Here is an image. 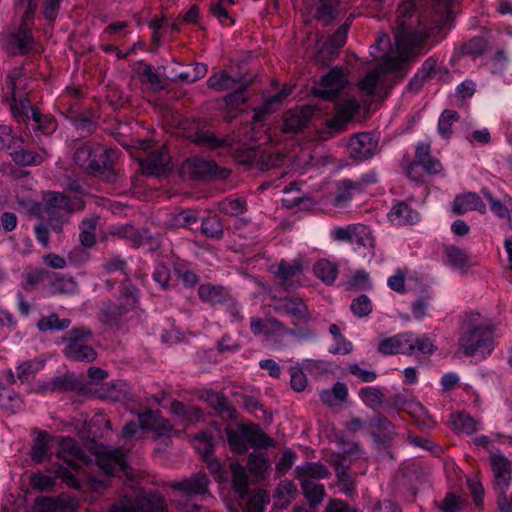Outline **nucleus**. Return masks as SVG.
I'll return each instance as SVG.
<instances>
[{
  "label": "nucleus",
  "instance_id": "nucleus-17",
  "mask_svg": "<svg viewBox=\"0 0 512 512\" xmlns=\"http://www.w3.org/2000/svg\"><path fill=\"white\" fill-rule=\"evenodd\" d=\"M378 148V140L370 133H358L349 140L347 149L351 158L363 161L372 157Z\"/></svg>",
  "mask_w": 512,
  "mask_h": 512
},
{
  "label": "nucleus",
  "instance_id": "nucleus-60",
  "mask_svg": "<svg viewBox=\"0 0 512 512\" xmlns=\"http://www.w3.org/2000/svg\"><path fill=\"white\" fill-rule=\"evenodd\" d=\"M198 296L202 301L213 305L222 303L225 300L222 288L211 284L201 285L198 289Z\"/></svg>",
  "mask_w": 512,
  "mask_h": 512
},
{
  "label": "nucleus",
  "instance_id": "nucleus-9",
  "mask_svg": "<svg viewBox=\"0 0 512 512\" xmlns=\"http://www.w3.org/2000/svg\"><path fill=\"white\" fill-rule=\"evenodd\" d=\"M164 497L157 492H141L135 497L119 498L107 512H166Z\"/></svg>",
  "mask_w": 512,
  "mask_h": 512
},
{
  "label": "nucleus",
  "instance_id": "nucleus-54",
  "mask_svg": "<svg viewBox=\"0 0 512 512\" xmlns=\"http://www.w3.org/2000/svg\"><path fill=\"white\" fill-rule=\"evenodd\" d=\"M300 484L303 494L311 506H317L322 502L325 496V488L322 484L316 482H304Z\"/></svg>",
  "mask_w": 512,
  "mask_h": 512
},
{
  "label": "nucleus",
  "instance_id": "nucleus-29",
  "mask_svg": "<svg viewBox=\"0 0 512 512\" xmlns=\"http://www.w3.org/2000/svg\"><path fill=\"white\" fill-rule=\"evenodd\" d=\"M36 109L23 93L12 94L11 113L18 124H24L29 129L28 120L32 117V110Z\"/></svg>",
  "mask_w": 512,
  "mask_h": 512
},
{
  "label": "nucleus",
  "instance_id": "nucleus-19",
  "mask_svg": "<svg viewBox=\"0 0 512 512\" xmlns=\"http://www.w3.org/2000/svg\"><path fill=\"white\" fill-rule=\"evenodd\" d=\"M413 341L412 333H402L381 340L378 352L382 355L411 354Z\"/></svg>",
  "mask_w": 512,
  "mask_h": 512
},
{
  "label": "nucleus",
  "instance_id": "nucleus-41",
  "mask_svg": "<svg viewBox=\"0 0 512 512\" xmlns=\"http://www.w3.org/2000/svg\"><path fill=\"white\" fill-rule=\"evenodd\" d=\"M247 443L253 448H267L273 446V440L267 436L259 425L244 424Z\"/></svg>",
  "mask_w": 512,
  "mask_h": 512
},
{
  "label": "nucleus",
  "instance_id": "nucleus-49",
  "mask_svg": "<svg viewBox=\"0 0 512 512\" xmlns=\"http://www.w3.org/2000/svg\"><path fill=\"white\" fill-rule=\"evenodd\" d=\"M23 143L24 139L16 136L11 126L0 124V150L11 152L15 148H20Z\"/></svg>",
  "mask_w": 512,
  "mask_h": 512
},
{
  "label": "nucleus",
  "instance_id": "nucleus-12",
  "mask_svg": "<svg viewBox=\"0 0 512 512\" xmlns=\"http://www.w3.org/2000/svg\"><path fill=\"white\" fill-rule=\"evenodd\" d=\"M348 84V74L341 67H334L320 78L319 85L313 87L314 96L332 101Z\"/></svg>",
  "mask_w": 512,
  "mask_h": 512
},
{
  "label": "nucleus",
  "instance_id": "nucleus-11",
  "mask_svg": "<svg viewBox=\"0 0 512 512\" xmlns=\"http://www.w3.org/2000/svg\"><path fill=\"white\" fill-rule=\"evenodd\" d=\"M305 7L310 17L323 27L332 25L346 12L342 0H305Z\"/></svg>",
  "mask_w": 512,
  "mask_h": 512
},
{
  "label": "nucleus",
  "instance_id": "nucleus-50",
  "mask_svg": "<svg viewBox=\"0 0 512 512\" xmlns=\"http://www.w3.org/2000/svg\"><path fill=\"white\" fill-rule=\"evenodd\" d=\"M360 186L351 180L344 179L337 184V191L333 204L335 206H344L352 198L353 191H359Z\"/></svg>",
  "mask_w": 512,
  "mask_h": 512
},
{
  "label": "nucleus",
  "instance_id": "nucleus-30",
  "mask_svg": "<svg viewBox=\"0 0 512 512\" xmlns=\"http://www.w3.org/2000/svg\"><path fill=\"white\" fill-rule=\"evenodd\" d=\"M389 220L396 225H413L420 219L419 213L406 202H398L388 213Z\"/></svg>",
  "mask_w": 512,
  "mask_h": 512
},
{
  "label": "nucleus",
  "instance_id": "nucleus-35",
  "mask_svg": "<svg viewBox=\"0 0 512 512\" xmlns=\"http://www.w3.org/2000/svg\"><path fill=\"white\" fill-rule=\"evenodd\" d=\"M132 309L123 303L106 302L100 310V319L104 324L115 325Z\"/></svg>",
  "mask_w": 512,
  "mask_h": 512
},
{
  "label": "nucleus",
  "instance_id": "nucleus-24",
  "mask_svg": "<svg viewBox=\"0 0 512 512\" xmlns=\"http://www.w3.org/2000/svg\"><path fill=\"white\" fill-rule=\"evenodd\" d=\"M99 465L107 475L126 472L127 463L124 451L121 448H115L104 452L99 458Z\"/></svg>",
  "mask_w": 512,
  "mask_h": 512
},
{
  "label": "nucleus",
  "instance_id": "nucleus-61",
  "mask_svg": "<svg viewBox=\"0 0 512 512\" xmlns=\"http://www.w3.org/2000/svg\"><path fill=\"white\" fill-rule=\"evenodd\" d=\"M26 82L27 79L23 67H15L8 74L7 88L10 90L11 94L23 93Z\"/></svg>",
  "mask_w": 512,
  "mask_h": 512
},
{
  "label": "nucleus",
  "instance_id": "nucleus-16",
  "mask_svg": "<svg viewBox=\"0 0 512 512\" xmlns=\"http://www.w3.org/2000/svg\"><path fill=\"white\" fill-rule=\"evenodd\" d=\"M210 480L208 476L199 471L192 474L190 477L184 478L179 481H173L170 487L184 496L194 497L210 495L209 491Z\"/></svg>",
  "mask_w": 512,
  "mask_h": 512
},
{
  "label": "nucleus",
  "instance_id": "nucleus-25",
  "mask_svg": "<svg viewBox=\"0 0 512 512\" xmlns=\"http://www.w3.org/2000/svg\"><path fill=\"white\" fill-rule=\"evenodd\" d=\"M355 234L351 244L354 249L363 258H372L374 256L375 240L372 236L371 230L365 225H355Z\"/></svg>",
  "mask_w": 512,
  "mask_h": 512
},
{
  "label": "nucleus",
  "instance_id": "nucleus-37",
  "mask_svg": "<svg viewBox=\"0 0 512 512\" xmlns=\"http://www.w3.org/2000/svg\"><path fill=\"white\" fill-rule=\"evenodd\" d=\"M302 271L303 267L299 262L289 263L282 261L275 272V276L280 284L283 285L285 289H288L292 286L294 278L298 277Z\"/></svg>",
  "mask_w": 512,
  "mask_h": 512
},
{
  "label": "nucleus",
  "instance_id": "nucleus-38",
  "mask_svg": "<svg viewBox=\"0 0 512 512\" xmlns=\"http://www.w3.org/2000/svg\"><path fill=\"white\" fill-rule=\"evenodd\" d=\"M297 494L296 485L290 480L281 481L274 493L275 505L281 509L287 508Z\"/></svg>",
  "mask_w": 512,
  "mask_h": 512
},
{
  "label": "nucleus",
  "instance_id": "nucleus-62",
  "mask_svg": "<svg viewBox=\"0 0 512 512\" xmlns=\"http://www.w3.org/2000/svg\"><path fill=\"white\" fill-rule=\"evenodd\" d=\"M230 468L233 487L241 496H243L248 491V478L245 468L238 463L231 464Z\"/></svg>",
  "mask_w": 512,
  "mask_h": 512
},
{
  "label": "nucleus",
  "instance_id": "nucleus-42",
  "mask_svg": "<svg viewBox=\"0 0 512 512\" xmlns=\"http://www.w3.org/2000/svg\"><path fill=\"white\" fill-rule=\"evenodd\" d=\"M70 325L71 320L69 318L60 319L56 313L42 316L36 323V327L40 332L64 331L68 329Z\"/></svg>",
  "mask_w": 512,
  "mask_h": 512
},
{
  "label": "nucleus",
  "instance_id": "nucleus-13",
  "mask_svg": "<svg viewBox=\"0 0 512 512\" xmlns=\"http://www.w3.org/2000/svg\"><path fill=\"white\" fill-rule=\"evenodd\" d=\"M183 168L192 179L199 181L226 179L231 174L229 169L219 167L214 161L200 158L188 159Z\"/></svg>",
  "mask_w": 512,
  "mask_h": 512
},
{
  "label": "nucleus",
  "instance_id": "nucleus-44",
  "mask_svg": "<svg viewBox=\"0 0 512 512\" xmlns=\"http://www.w3.org/2000/svg\"><path fill=\"white\" fill-rule=\"evenodd\" d=\"M12 160L20 166H37L40 165L44 158L39 153L24 149L20 146V148H15L11 152H9Z\"/></svg>",
  "mask_w": 512,
  "mask_h": 512
},
{
  "label": "nucleus",
  "instance_id": "nucleus-45",
  "mask_svg": "<svg viewBox=\"0 0 512 512\" xmlns=\"http://www.w3.org/2000/svg\"><path fill=\"white\" fill-rule=\"evenodd\" d=\"M78 387V382L71 375H62L53 378L51 381L45 383L41 389L44 392H64V391H74Z\"/></svg>",
  "mask_w": 512,
  "mask_h": 512
},
{
  "label": "nucleus",
  "instance_id": "nucleus-4",
  "mask_svg": "<svg viewBox=\"0 0 512 512\" xmlns=\"http://www.w3.org/2000/svg\"><path fill=\"white\" fill-rule=\"evenodd\" d=\"M57 457L63 461L64 465H60L56 471V478L61 479L67 486L80 489V481L72 473H80L85 466L91 462V458L79 446V444L72 438L61 437L59 440V450Z\"/></svg>",
  "mask_w": 512,
  "mask_h": 512
},
{
  "label": "nucleus",
  "instance_id": "nucleus-2",
  "mask_svg": "<svg viewBox=\"0 0 512 512\" xmlns=\"http://www.w3.org/2000/svg\"><path fill=\"white\" fill-rule=\"evenodd\" d=\"M497 324L479 311L465 312L462 316L459 351L466 357L485 360L495 349Z\"/></svg>",
  "mask_w": 512,
  "mask_h": 512
},
{
  "label": "nucleus",
  "instance_id": "nucleus-32",
  "mask_svg": "<svg viewBox=\"0 0 512 512\" xmlns=\"http://www.w3.org/2000/svg\"><path fill=\"white\" fill-rule=\"evenodd\" d=\"M77 501L75 498L60 494L56 498H46L41 502L42 512H75Z\"/></svg>",
  "mask_w": 512,
  "mask_h": 512
},
{
  "label": "nucleus",
  "instance_id": "nucleus-26",
  "mask_svg": "<svg viewBox=\"0 0 512 512\" xmlns=\"http://www.w3.org/2000/svg\"><path fill=\"white\" fill-rule=\"evenodd\" d=\"M455 214L462 215L469 211H478L486 213V205L479 195L474 192H467L455 197L452 205Z\"/></svg>",
  "mask_w": 512,
  "mask_h": 512
},
{
  "label": "nucleus",
  "instance_id": "nucleus-51",
  "mask_svg": "<svg viewBox=\"0 0 512 512\" xmlns=\"http://www.w3.org/2000/svg\"><path fill=\"white\" fill-rule=\"evenodd\" d=\"M227 439L234 452L244 454L248 451L244 424H241L236 430H227Z\"/></svg>",
  "mask_w": 512,
  "mask_h": 512
},
{
  "label": "nucleus",
  "instance_id": "nucleus-8",
  "mask_svg": "<svg viewBox=\"0 0 512 512\" xmlns=\"http://www.w3.org/2000/svg\"><path fill=\"white\" fill-rule=\"evenodd\" d=\"M93 335L92 330L87 326L74 327L61 337V341L66 343L63 354L67 359L77 362H93L97 358L95 349L85 341Z\"/></svg>",
  "mask_w": 512,
  "mask_h": 512
},
{
  "label": "nucleus",
  "instance_id": "nucleus-33",
  "mask_svg": "<svg viewBox=\"0 0 512 512\" xmlns=\"http://www.w3.org/2000/svg\"><path fill=\"white\" fill-rule=\"evenodd\" d=\"M275 161L276 157L273 155L253 149H247L238 156L239 163L252 165L256 162L259 169L263 171L270 169L275 164Z\"/></svg>",
  "mask_w": 512,
  "mask_h": 512
},
{
  "label": "nucleus",
  "instance_id": "nucleus-63",
  "mask_svg": "<svg viewBox=\"0 0 512 512\" xmlns=\"http://www.w3.org/2000/svg\"><path fill=\"white\" fill-rule=\"evenodd\" d=\"M459 120V114L454 110H444L438 121V132L444 138H449L453 131L452 125Z\"/></svg>",
  "mask_w": 512,
  "mask_h": 512
},
{
  "label": "nucleus",
  "instance_id": "nucleus-39",
  "mask_svg": "<svg viewBox=\"0 0 512 512\" xmlns=\"http://www.w3.org/2000/svg\"><path fill=\"white\" fill-rule=\"evenodd\" d=\"M350 27V23L345 22L339 26L337 30L330 36L328 43L326 44L325 50H321L317 55V60L322 57V54L327 51L330 58L335 55L341 47H343L347 40V34Z\"/></svg>",
  "mask_w": 512,
  "mask_h": 512
},
{
  "label": "nucleus",
  "instance_id": "nucleus-59",
  "mask_svg": "<svg viewBox=\"0 0 512 512\" xmlns=\"http://www.w3.org/2000/svg\"><path fill=\"white\" fill-rule=\"evenodd\" d=\"M201 231L206 237L213 239H221L224 234L221 220L215 215L202 220Z\"/></svg>",
  "mask_w": 512,
  "mask_h": 512
},
{
  "label": "nucleus",
  "instance_id": "nucleus-53",
  "mask_svg": "<svg viewBox=\"0 0 512 512\" xmlns=\"http://www.w3.org/2000/svg\"><path fill=\"white\" fill-rule=\"evenodd\" d=\"M315 275L326 284H332L337 276V267L328 260L317 261L313 267Z\"/></svg>",
  "mask_w": 512,
  "mask_h": 512
},
{
  "label": "nucleus",
  "instance_id": "nucleus-27",
  "mask_svg": "<svg viewBox=\"0 0 512 512\" xmlns=\"http://www.w3.org/2000/svg\"><path fill=\"white\" fill-rule=\"evenodd\" d=\"M194 142L197 145L210 149H229L231 151H237V148L234 147V138L231 136L219 137L209 131L195 133Z\"/></svg>",
  "mask_w": 512,
  "mask_h": 512
},
{
  "label": "nucleus",
  "instance_id": "nucleus-15",
  "mask_svg": "<svg viewBox=\"0 0 512 512\" xmlns=\"http://www.w3.org/2000/svg\"><path fill=\"white\" fill-rule=\"evenodd\" d=\"M139 426L143 430L153 431L155 439H162L165 445L170 443L174 429L170 422L163 418L159 412L147 411L139 414Z\"/></svg>",
  "mask_w": 512,
  "mask_h": 512
},
{
  "label": "nucleus",
  "instance_id": "nucleus-56",
  "mask_svg": "<svg viewBox=\"0 0 512 512\" xmlns=\"http://www.w3.org/2000/svg\"><path fill=\"white\" fill-rule=\"evenodd\" d=\"M197 439L205 443V450L203 452V460L205 461L210 473L217 478H221L224 472L222 464L218 459L214 458L211 452V445L208 443L206 435L197 436Z\"/></svg>",
  "mask_w": 512,
  "mask_h": 512
},
{
  "label": "nucleus",
  "instance_id": "nucleus-52",
  "mask_svg": "<svg viewBox=\"0 0 512 512\" xmlns=\"http://www.w3.org/2000/svg\"><path fill=\"white\" fill-rule=\"evenodd\" d=\"M486 47L487 43L483 37H473L459 46L458 53L460 56L476 58L484 53Z\"/></svg>",
  "mask_w": 512,
  "mask_h": 512
},
{
  "label": "nucleus",
  "instance_id": "nucleus-36",
  "mask_svg": "<svg viewBox=\"0 0 512 512\" xmlns=\"http://www.w3.org/2000/svg\"><path fill=\"white\" fill-rule=\"evenodd\" d=\"M52 437L46 431H40L33 440L31 447V458L37 463L43 462L48 458L51 449Z\"/></svg>",
  "mask_w": 512,
  "mask_h": 512
},
{
  "label": "nucleus",
  "instance_id": "nucleus-64",
  "mask_svg": "<svg viewBox=\"0 0 512 512\" xmlns=\"http://www.w3.org/2000/svg\"><path fill=\"white\" fill-rule=\"evenodd\" d=\"M444 254L448 263L454 267H463L468 261L467 251L455 245L445 246Z\"/></svg>",
  "mask_w": 512,
  "mask_h": 512
},
{
  "label": "nucleus",
  "instance_id": "nucleus-40",
  "mask_svg": "<svg viewBox=\"0 0 512 512\" xmlns=\"http://www.w3.org/2000/svg\"><path fill=\"white\" fill-rule=\"evenodd\" d=\"M201 398L214 410L226 413L231 416L234 413L233 406L229 403L226 397L220 393L212 390H205Z\"/></svg>",
  "mask_w": 512,
  "mask_h": 512
},
{
  "label": "nucleus",
  "instance_id": "nucleus-23",
  "mask_svg": "<svg viewBox=\"0 0 512 512\" xmlns=\"http://www.w3.org/2000/svg\"><path fill=\"white\" fill-rule=\"evenodd\" d=\"M430 143L421 142L416 147L415 157L416 162L412 163L407 168V174L411 177L413 170L417 165L423 166L425 171L431 174H436L441 171L442 165L438 159L432 158L430 154Z\"/></svg>",
  "mask_w": 512,
  "mask_h": 512
},
{
  "label": "nucleus",
  "instance_id": "nucleus-6",
  "mask_svg": "<svg viewBox=\"0 0 512 512\" xmlns=\"http://www.w3.org/2000/svg\"><path fill=\"white\" fill-rule=\"evenodd\" d=\"M38 6V0H15V7L23 9L20 27L9 36L8 50L11 54H27L34 46L32 35L34 15Z\"/></svg>",
  "mask_w": 512,
  "mask_h": 512
},
{
  "label": "nucleus",
  "instance_id": "nucleus-46",
  "mask_svg": "<svg viewBox=\"0 0 512 512\" xmlns=\"http://www.w3.org/2000/svg\"><path fill=\"white\" fill-rule=\"evenodd\" d=\"M348 397V388L342 382H336L332 389L323 390L320 393V399L329 406H335L338 402L346 401Z\"/></svg>",
  "mask_w": 512,
  "mask_h": 512
},
{
  "label": "nucleus",
  "instance_id": "nucleus-28",
  "mask_svg": "<svg viewBox=\"0 0 512 512\" xmlns=\"http://www.w3.org/2000/svg\"><path fill=\"white\" fill-rule=\"evenodd\" d=\"M194 142L197 145L210 149H229L231 151H237V148L234 147V138L231 136L219 137L209 131L195 133Z\"/></svg>",
  "mask_w": 512,
  "mask_h": 512
},
{
  "label": "nucleus",
  "instance_id": "nucleus-21",
  "mask_svg": "<svg viewBox=\"0 0 512 512\" xmlns=\"http://www.w3.org/2000/svg\"><path fill=\"white\" fill-rule=\"evenodd\" d=\"M314 112V108L309 105L290 110L284 116L283 131L286 133L301 131L310 122Z\"/></svg>",
  "mask_w": 512,
  "mask_h": 512
},
{
  "label": "nucleus",
  "instance_id": "nucleus-1",
  "mask_svg": "<svg viewBox=\"0 0 512 512\" xmlns=\"http://www.w3.org/2000/svg\"><path fill=\"white\" fill-rule=\"evenodd\" d=\"M399 31L395 35V43L399 57L386 56L382 67L369 72L360 82L359 88L369 96L374 95L382 69L389 72L400 68L402 62L425 53L424 43L432 33L420 19L413 2H405L398 8Z\"/></svg>",
  "mask_w": 512,
  "mask_h": 512
},
{
  "label": "nucleus",
  "instance_id": "nucleus-5",
  "mask_svg": "<svg viewBox=\"0 0 512 512\" xmlns=\"http://www.w3.org/2000/svg\"><path fill=\"white\" fill-rule=\"evenodd\" d=\"M44 207L39 213V220L44 221L53 232L62 231L72 212L81 211L84 202L80 197L69 198L60 192H50L44 197Z\"/></svg>",
  "mask_w": 512,
  "mask_h": 512
},
{
  "label": "nucleus",
  "instance_id": "nucleus-10",
  "mask_svg": "<svg viewBox=\"0 0 512 512\" xmlns=\"http://www.w3.org/2000/svg\"><path fill=\"white\" fill-rule=\"evenodd\" d=\"M210 89L217 92L230 91L225 96L228 105H239L244 102L243 93L248 83L242 77H233L227 71L213 73L207 80Z\"/></svg>",
  "mask_w": 512,
  "mask_h": 512
},
{
  "label": "nucleus",
  "instance_id": "nucleus-48",
  "mask_svg": "<svg viewBox=\"0 0 512 512\" xmlns=\"http://www.w3.org/2000/svg\"><path fill=\"white\" fill-rule=\"evenodd\" d=\"M147 229L135 228L132 225H124L118 227L114 232L115 235L126 239L132 246L140 247L144 245V238H146Z\"/></svg>",
  "mask_w": 512,
  "mask_h": 512
},
{
  "label": "nucleus",
  "instance_id": "nucleus-57",
  "mask_svg": "<svg viewBox=\"0 0 512 512\" xmlns=\"http://www.w3.org/2000/svg\"><path fill=\"white\" fill-rule=\"evenodd\" d=\"M247 203L244 198H225L219 202V211L230 216H238L246 211Z\"/></svg>",
  "mask_w": 512,
  "mask_h": 512
},
{
  "label": "nucleus",
  "instance_id": "nucleus-43",
  "mask_svg": "<svg viewBox=\"0 0 512 512\" xmlns=\"http://www.w3.org/2000/svg\"><path fill=\"white\" fill-rule=\"evenodd\" d=\"M31 119L34 122V125L32 126L33 132L50 135L57 129L56 120L51 115L42 114L38 108L32 110Z\"/></svg>",
  "mask_w": 512,
  "mask_h": 512
},
{
  "label": "nucleus",
  "instance_id": "nucleus-22",
  "mask_svg": "<svg viewBox=\"0 0 512 512\" xmlns=\"http://www.w3.org/2000/svg\"><path fill=\"white\" fill-rule=\"evenodd\" d=\"M140 164L147 175L161 176L169 170V156L164 148L157 149L142 159Z\"/></svg>",
  "mask_w": 512,
  "mask_h": 512
},
{
  "label": "nucleus",
  "instance_id": "nucleus-18",
  "mask_svg": "<svg viewBox=\"0 0 512 512\" xmlns=\"http://www.w3.org/2000/svg\"><path fill=\"white\" fill-rule=\"evenodd\" d=\"M360 108L355 97H345L335 104V115L327 122V126L334 131H342Z\"/></svg>",
  "mask_w": 512,
  "mask_h": 512
},
{
  "label": "nucleus",
  "instance_id": "nucleus-47",
  "mask_svg": "<svg viewBox=\"0 0 512 512\" xmlns=\"http://www.w3.org/2000/svg\"><path fill=\"white\" fill-rule=\"evenodd\" d=\"M98 218H89L81 221L79 225V241L82 246L91 248L96 243V227Z\"/></svg>",
  "mask_w": 512,
  "mask_h": 512
},
{
  "label": "nucleus",
  "instance_id": "nucleus-7",
  "mask_svg": "<svg viewBox=\"0 0 512 512\" xmlns=\"http://www.w3.org/2000/svg\"><path fill=\"white\" fill-rule=\"evenodd\" d=\"M490 465L493 472V488L497 495V506L501 512H512V494L507 491L512 482V465L502 453H492Z\"/></svg>",
  "mask_w": 512,
  "mask_h": 512
},
{
  "label": "nucleus",
  "instance_id": "nucleus-34",
  "mask_svg": "<svg viewBox=\"0 0 512 512\" xmlns=\"http://www.w3.org/2000/svg\"><path fill=\"white\" fill-rule=\"evenodd\" d=\"M48 285L51 294H72L78 288L73 277L52 272Z\"/></svg>",
  "mask_w": 512,
  "mask_h": 512
},
{
  "label": "nucleus",
  "instance_id": "nucleus-14",
  "mask_svg": "<svg viewBox=\"0 0 512 512\" xmlns=\"http://www.w3.org/2000/svg\"><path fill=\"white\" fill-rule=\"evenodd\" d=\"M272 307L279 314L286 313L291 315L295 326L307 325L312 320V315L306 303L298 297L287 296L280 298Z\"/></svg>",
  "mask_w": 512,
  "mask_h": 512
},
{
  "label": "nucleus",
  "instance_id": "nucleus-55",
  "mask_svg": "<svg viewBox=\"0 0 512 512\" xmlns=\"http://www.w3.org/2000/svg\"><path fill=\"white\" fill-rule=\"evenodd\" d=\"M20 404L18 394L0 382V407L9 413H14L19 409Z\"/></svg>",
  "mask_w": 512,
  "mask_h": 512
},
{
  "label": "nucleus",
  "instance_id": "nucleus-3",
  "mask_svg": "<svg viewBox=\"0 0 512 512\" xmlns=\"http://www.w3.org/2000/svg\"><path fill=\"white\" fill-rule=\"evenodd\" d=\"M118 150L88 141L74 152V162L84 172L114 183L117 174L114 169Z\"/></svg>",
  "mask_w": 512,
  "mask_h": 512
},
{
  "label": "nucleus",
  "instance_id": "nucleus-58",
  "mask_svg": "<svg viewBox=\"0 0 512 512\" xmlns=\"http://www.w3.org/2000/svg\"><path fill=\"white\" fill-rule=\"evenodd\" d=\"M359 396L365 405L373 410H378L383 404L384 395L377 387H364L360 389Z\"/></svg>",
  "mask_w": 512,
  "mask_h": 512
},
{
  "label": "nucleus",
  "instance_id": "nucleus-20",
  "mask_svg": "<svg viewBox=\"0 0 512 512\" xmlns=\"http://www.w3.org/2000/svg\"><path fill=\"white\" fill-rule=\"evenodd\" d=\"M388 407L408 413L415 420H422V424L426 425L425 419H430L428 411L417 401L409 400L402 394H395L387 401Z\"/></svg>",
  "mask_w": 512,
  "mask_h": 512
},
{
  "label": "nucleus",
  "instance_id": "nucleus-31",
  "mask_svg": "<svg viewBox=\"0 0 512 512\" xmlns=\"http://www.w3.org/2000/svg\"><path fill=\"white\" fill-rule=\"evenodd\" d=\"M295 472L300 483L315 482L314 480L324 479L330 474L328 468L320 462H305L297 466Z\"/></svg>",
  "mask_w": 512,
  "mask_h": 512
}]
</instances>
